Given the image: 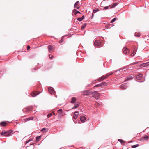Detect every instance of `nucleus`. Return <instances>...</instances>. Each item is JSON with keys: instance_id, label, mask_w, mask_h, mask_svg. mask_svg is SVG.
I'll list each match as a JSON object with an SVG mask.
<instances>
[{"instance_id": "nucleus-33", "label": "nucleus", "mask_w": 149, "mask_h": 149, "mask_svg": "<svg viewBox=\"0 0 149 149\" xmlns=\"http://www.w3.org/2000/svg\"><path fill=\"white\" fill-rule=\"evenodd\" d=\"M52 113H49V114H48L47 115V118H49L52 116Z\"/></svg>"}, {"instance_id": "nucleus-7", "label": "nucleus", "mask_w": 149, "mask_h": 149, "mask_svg": "<svg viewBox=\"0 0 149 149\" xmlns=\"http://www.w3.org/2000/svg\"><path fill=\"white\" fill-rule=\"evenodd\" d=\"M6 134L5 135V136L8 137L10 136L12 134L13 131L12 130H10L9 131H6Z\"/></svg>"}, {"instance_id": "nucleus-22", "label": "nucleus", "mask_w": 149, "mask_h": 149, "mask_svg": "<svg viewBox=\"0 0 149 149\" xmlns=\"http://www.w3.org/2000/svg\"><path fill=\"white\" fill-rule=\"evenodd\" d=\"M74 106L72 108V109H74L77 108L79 106V105L77 103H74Z\"/></svg>"}, {"instance_id": "nucleus-39", "label": "nucleus", "mask_w": 149, "mask_h": 149, "mask_svg": "<svg viewBox=\"0 0 149 149\" xmlns=\"http://www.w3.org/2000/svg\"><path fill=\"white\" fill-rule=\"evenodd\" d=\"M49 58L50 59H52L53 58V56H50V55H49Z\"/></svg>"}, {"instance_id": "nucleus-9", "label": "nucleus", "mask_w": 149, "mask_h": 149, "mask_svg": "<svg viewBox=\"0 0 149 149\" xmlns=\"http://www.w3.org/2000/svg\"><path fill=\"white\" fill-rule=\"evenodd\" d=\"M127 85L126 83L124 84L121 85L120 88L121 89H125L127 88Z\"/></svg>"}, {"instance_id": "nucleus-24", "label": "nucleus", "mask_w": 149, "mask_h": 149, "mask_svg": "<svg viewBox=\"0 0 149 149\" xmlns=\"http://www.w3.org/2000/svg\"><path fill=\"white\" fill-rule=\"evenodd\" d=\"M47 129L46 128H43L41 129V131H43L45 132H47Z\"/></svg>"}, {"instance_id": "nucleus-29", "label": "nucleus", "mask_w": 149, "mask_h": 149, "mask_svg": "<svg viewBox=\"0 0 149 149\" xmlns=\"http://www.w3.org/2000/svg\"><path fill=\"white\" fill-rule=\"evenodd\" d=\"M118 141H119L120 142H121V144H123V143H125V141H123V140H122V139H118Z\"/></svg>"}, {"instance_id": "nucleus-17", "label": "nucleus", "mask_w": 149, "mask_h": 149, "mask_svg": "<svg viewBox=\"0 0 149 149\" xmlns=\"http://www.w3.org/2000/svg\"><path fill=\"white\" fill-rule=\"evenodd\" d=\"M33 117H29L25 119L24 120V122H26L28 121L33 120Z\"/></svg>"}, {"instance_id": "nucleus-36", "label": "nucleus", "mask_w": 149, "mask_h": 149, "mask_svg": "<svg viewBox=\"0 0 149 149\" xmlns=\"http://www.w3.org/2000/svg\"><path fill=\"white\" fill-rule=\"evenodd\" d=\"M77 20L80 22H81L83 20V19L81 17H80L78 18Z\"/></svg>"}, {"instance_id": "nucleus-50", "label": "nucleus", "mask_w": 149, "mask_h": 149, "mask_svg": "<svg viewBox=\"0 0 149 149\" xmlns=\"http://www.w3.org/2000/svg\"><path fill=\"white\" fill-rule=\"evenodd\" d=\"M93 15H94V14H93H93H92V17H93Z\"/></svg>"}, {"instance_id": "nucleus-23", "label": "nucleus", "mask_w": 149, "mask_h": 149, "mask_svg": "<svg viewBox=\"0 0 149 149\" xmlns=\"http://www.w3.org/2000/svg\"><path fill=\"white\" fill-rule=\"evenodd\" d=\"M118 3H114L112 5H111V7H110V8H114L116 6H117L118 4Z\"/></svg>"}, {"instance_id": "nucleus-18", "label": "nucleus", "mask_w": 149, "mask_h": 149, "mask_svg": "<svg viewBox=\"0 0 149 149\" xmlns=\"http://www.w3.org/2000/svg\"><path fill=\"white\" fill-rule=\"evenodd\" d=\"M86 119V117L83 116H81L80 117V120L81 121H84Z\"/></svg>"}, {"instance_id": "nucleus-34", "label": "nucleus", "mask_w": 149, "mask_h": 149, "mask_svg": "<svg viewBox=\"0 0 149 149\" xmlns=\"http://www.w3.org/2000/svg\"><path fill=\"white\" fill-rule=\"evenodd\" d=\"M116 19V18H114L111 21V23H112L115 21Z\"/></svg>"}, {"instance_id": "nucleus-2", "label": "nucleus", "mask_w": 149, "mask_h": 149, "mask_svg": "<svg viewBox=\"0 0 149 149\" xmlns=\"http://www.w3.org/2000/svg\"><path fill=\"white\" fill-rule=\"evenodd\" d=\"M48 49L49 52L50 53H51L53 52L54 50V49L52 45H50L48 46Z\"/></svg>"}, {"instance_id": "nucleus-15", "label": "nucleus", "mask_w": 149, "mask_h": 149, "mask_svg": "<svg viewBox=\"0 0 149 149\" xmlns=\"http://www.w3.org/2000/svg\"><path fill=\"white\" fill-rule=\"evenodd\" d=\"M133 75H130V76L127 77L125 78V80L124 81H127L131 80L132 79H133Z\"/></svg>"}, {"instance_id": "nucleus-41", "label": "nucleus", "mask_w": 149, "mask_h": 149, "mask_svg": "<svg viewBox=\"0 0 149 149\" xmlns=\"http://www.w3.org/2000/svg\"><path fill=\"white\" fill-rule=\"evenodd\" d=\"M30 47L29 46V45H28L27 46V50H29L30 49Z\"/></svg>"}, {"instance_id": "nucleus-35", "label": "nucleus", "mask_w": 149, "mask_h": 149, "mask_svg": "<svg viewBox=\"0 0 149 149\" xmlns=\"http://www.w3.org/2000/svg\"><path fill=\"white\" fill-rule=\"evenodd\" d=\"M136 53V52L135 51H134L133 52V53H132L131 55V56H133L134 55H135V54Z\"/></svg>"}, {"instance_id": "nucleus-44", "label": "nucleus", "mask_w": 149, "mask_h": 149, "mask_svg": "<svg viewBox=\"0 0 149 149\" xmlns=\"http://www.w3.org/2000/svg\"><path fill=\"white\" fill-rule=\"evenodd\" d=\"M81 18H82V19H83L84 18V15H83Z\"/></svg>"}, {"instance_id": "nucleus-37", "label": "nucleus", "mask_w": 149, "mask_h": 149, "mask_svg": "<svg viewBox=\"0 0 149 149\" xmlns=\"http://www.w3.org/2000/svg\"><path fill=\"white\" fill-rule=\"evenodd\" d=\"M63 38H62L59 41V42L60 43H61L63 42Z\"/></svg>"}, {"instance_id": "nucleus-6", "label": "nucleus", "mask_w": 149, "mask_h": 149, "mask_svg": "<svg viewBox=\"0 0 149 149\" xmlns=\"http://www.w3.org/2000/svg\"><path fill=\"white\" fill-rule=\"evenodd\" d=\"M136 78L137 80H140L143 78V75L141 74H138L136 75Z\"/></svg>"}, {"instance_id": "nucleus-27", "label": "nucleus", "mask_w": 149, "mask_h": 149, "mask_svg": "<svg viewBox=\"0 0 149 149\" xmlns=\"http://www.w3.org/2000/svg\"><path fill=\"white\" fill-rule=\"evenodd\" d=\"M99 11V10L97 8H95L94 9L93 11V13H96L97 12Z\"/></svg>"}, {"instance_id": "nucleus-46", "label": "nucleus", "mask_w": 149, "mask_h": 149, "mask_svg": "<svg viewBox=\"0 0 149 149\" xmlns=\"http://www.w3.org/2000/svg\"><path fill=\"white\" fill-rule=\"evenodd\" d=\"M122 70L121 69H119V70H117V71H115V72H118V71H120V70Z\"/></svg>"}, {"instance_id": "nucleus-53", "label": "nucleus", "mask_w": 149, "mask_h": 149, "mask_svg": "<svg viewBox=\"0 0 149 149\" xmlns=\"http://www.w3.org/2000/svg\"><path fill=\"white\" fill-rule=\"evenodd\" d=\"M95 97V98L97 99H98V98L97 97Z\"/></svg>"}, {"instance_id": "nucleus-47", "label": "nucleus", "mask_w": 149, "mask_h": 149, "mask_svg": "<svg viewBox=\"0 0 149 149\" xmlns=\"http://www.w3.org/2000/svg\"><path fill=\"white\" fill-rule=\"evenodd\" d=\"M29 142V141L28 140L26 142V144H27V143H28Z\"/></svg>"}, {"instance_id": "nucleus-32", "label": "nucleus", "mask_w": 149, "mask_h": 149, "mask_svg": "<svg viewBox=\"0 0 149 149\" xmlns=\"http://www.w3.org/2000/svg\"><path fill=\"white\" fill-rule=\"evenodd\" d=\"M111 7V5H109L108 6H105V7H104V9H105V10H107V9H108L109 8V7Z\"/></svg>"}, {"instance_id": "nucleus-19", "label": "nucleus", "mask_w": 149, "mask_h": 149, "mask_svg": "<svg viewBox=\"0 0 149 149\" xmlns=\"http://www.w3.org/2000/svg\"><path fill=\"white\" fill-rule=\"evenodd\" d=\"M72 100L71 101V103H75V102L76 100V99L75 97H72L71 98Z\"/></svg>"}, {"instance_id": "nucleus-10", "label": "nucleus", "mask_w": 149, "mask_h": 149, "mask_svg": "<svg viewBox=\"0 0 149 149\" xmlns=\"http://www.w3.org/2000/svg\"><path fill=\"white\" fill-rule=\"evenodd\" d=\"M107 85V83L105 82H102L99 84H98L96 86H95L94 87H99L101 86H105Z\"/></svg>"}, {"instance_id": "nucleus-38", "label": "nucleus", "mask_w": 149, "mask_h": 149, "mask_svg": "<svg viewBox=\"0 0 149 149\" xmlns=\"http://www.w3.org/2000/svg\"><path fill=\"white\" fill-rule=\"evenodd\" d=\"M138 63V62H133L132 63V65H135V64H136Z\"/></svg>"}, {"instance_id": "nucleus-16", "label": "nucleus", "mask_w": 149, "mask_h": 149, "mask_svg": "<svg viewBox=\"0 0 149 149\" xmlns=\"http://www.w3.org/2000/svg\"><path fill=\"white\" fill-rule=\"evenodd\" d=\"M38 92H35L32 93L31 95L32 97H34L38 95L40 93H38Z\"/></svg>"}, {"instance_id": "nucleus-45", "label": "nucleus", "mask_w": 149, "mask_h": 149, "mask_svg": "<svg viewBox=\"0 0 149 149\" xmlns=\"http://www.w3.org/2000/svg\"><path fill=\"white\" fill-rule=\"evenodd\" d=\"M29 141V142L31 141H32V139L31 138L29 140H28Z\"/></svg>"}, {"instance_id": "nucleus-21", "label": "nucleus", "mask_w": 149, "mask_h": 149, "mask_svg": "<svg viewBox=\"0 0 149 149\" xmlns=\"http://www.w3.org/2000/svg\"><path fill=\"white\" fill-rule=\"evenodd\" d=\"M73 12L74 13V14L75 15H76L77 13L80 14L81 13L78 11H77L75 9H74L73 10Z\"/></svg>"}, {"instance_id": "nucleus-1", "label": "nucleus", "mask_w": 149, "mask_h": 149, "mask_svg": "<svg viewBox=\"0 0 149 149\" xmlns=\"http://www.w3.org/2000/svg\"><path fill=\"white\" fill-rule=\"evenodd\" d=\"M114 72H109V73H108L106 74L105 75H104L102 76L100 78H99V81H102L105 79L107 77H108L109 75L112 74Z\"/></svg>"}, {"instance_id": "nucleus-42", "label": "nucleus", "mask_w": 149, "mask_h": 149, "mask_svg": "<svg viewBox=\"0 0 149 149\" xmlns=\"http://www.w3.org/2000/svg\"><path fill=\"white\" fill-rule=\"evenodd\" d=\"M144 80H145V79H143L141 81H139V82H143V81H144Z\"/></svg>"}, {"instance_id": "nucleus-12", "label": "nucleus", "mask_w": 149, "mask_h": 149, "mask_svg": "<svg viewBox=\"0 0 149 149\" xmlns=\"http://www.w3.org/2000/svg\"><path fill=\"white\" fill-rule=\"evenodd\" d=\"M78 112L77 111H76L74 113L73 118L74 119L76 120L78 116Z\"/></svg>"}, {"instance_id": "nucleus-25", "label": "nucleus", "mask_w": 149, "mask_h": 149, "mask_svg": "<svg viewBox=\"0 0 149 149\" xmlns=\"http://www.w3.org/2000/svg\"><path fill=\"white\" fill-rule=\"evenodd\" d=\"M41 138V136H38L36 137V141H38Z\"/></svg>"}, {"instance_id": "nucleus-30", "label": "nucleus", "mask_w": 149, "mask_h": 149, "mask_svg": "<svg viewBox=\"0 0 149 149\" xmlns=\"http://www.w3.org/2000/svg\"><path fill=\"white\" fill-rule=\"evenodd\" d=\"M140 36V34L139 33H136L135 34V36L139 37Z\"/></svg>"}, {"instance_id": "nucleus-43", "label": "nucleus", "mask_w": 149, "mask_h": 149, "mask_svg": "<svg viewBox=\"0 0 149 149\" xmlns=\"http://www.w3.org/2000/svg\"><path fill=\"white\" fill-rule=\"evenodd\" d=\"M52 113V114H53V115H55V113L54 111H53Z\"/></svg>"}, {"instance_id": "nucleus-31", "label": "nucleus", "mask_w": 149, "mask_h": 149, "mask_svg": "<svg viewBox=\"0 0 149 149\" xmlns=\"http://www.w3.org/2000/svg\"><path fill=\"white\" fill-rule=\"evenodd\" d=\"M6 131H2L1 133V135L2 136L3 135H6Z\"/></svg>"}, {"instance_id": "nucleus-8", "label": "nucleus", "mask_w": 149, "mask_h": 149, "mask_svg": "<svg viewBox=\"0 0 149 149\" xmlns=\"http://www.w3.org/2000/svg\"><path fill=\"white\" fill-rule=\"evenodd\" d=\"M80 4L79 1H77L74 5V8L77 9H79L80 8Z\"/></svg>"}, {"instance_id": "nucleus-49", "label": "nucleus", "mask_w": 149, "mask_h": 149, "mask_svg": "<svg viewBox=\"0 0 149 149\" xmlns=\"http://www.w3.org/2000/svg\"><path fill=\"white\" fill-rule=\"evenodd\" d=\"M73 120V121L74 122V123H77V121H75V120Z\"/></svg>"}, {"instance_id": "nucleus-20", "label": "nucleus", "mask_w": 149, "mask_h": 149, "mask_svg": "<svg viewBox=\"0 0 149 149\" xmlns=\"http://www.w3.org/2000/svg\"><path fill=\"white\" fill-rule=\"evenodd\" d=\"M1 125L2 126L4 127L6 125L7 123L6 122H2L0 123Z\"/></svg>"}, {"instance_id": "nucleus-48", "label": "nucleus", "mask_w": 149, "mask_h": 149, "mask_svg": "<svg viewBox=\"0 0 149 149\" xmlns=\"http://www.w3.org/2000/svg\"><path fill=\"white\" fill-rule=\"evenodd\" d=\"M146 63L147 64V65H149V62L147 63Z\"/></svg>"}, {"instance_id": "nucleus-5", "label": "nucleus", "mask_w": 149, "mask_h": 149, "mask_svg": "<svg viewBox=\"0 0 149 149\" xmlns=\"http://www.w3.org/2000/svg\"><path fill=\"white\" fill-rule=\"evenodd\" d=\"M123 51L124 54L126 55H127L129 52V50L126 47H124L123 49Z\"/></svg>"}, {"instance_id": "nucleus-11", "label": "nucleus", "mask_w": 149, "mask_h": 149, "mask_svg": "<svg viewBox=\"0 0 149 149\" xmlns=\"http://www.w3.org/2000/svg\"><path fill=\"white\" fill-rule=\"evenodd\" d=\"M32 110V108L31 107H27L25 109H24L23 110V111H26L27 112H29L31 111Z\"/></svg>"}, {"instance_id": "nucleus-28", "label": "nucleus", "mask_w": 149, "mask_h": 149, "mask_svg": "<svg viewBox=\"0 0 149 149\" xmlns=\"http://www.w3.org/2000/svg\"><path fill=\"white\" fill-rule=\"evenodd\" d=\"M87 24L86 23H84V24L81 26V29H83L86 26Z\"/></svg>"}, {"instance_id": "nucleus-4", "label": "nucleus", "mask_w": 149, "mask_h": 149, "mask_svg": "<svg viewBox=\"0 0 149 149\" xmlns=\"http://www.w3.org/2000/svg\"><path fill=\"white\" fill-rule=\"evenodd\" d=\"M48 91L49 93L51 94H54L56 93L55 91L53 89V88L52 87H49L48 88Z\"/></svg>"}, {"instance_id": "nucleus-3", "label": "nucleus", "mask_w": 149, "mask_h": 149, "mask_svg": "<svg viewBox=\"0 0 149 149\" xmlns=\"http://www.w3.org/2000/svg\"><path fill=\"white\" fill-rule=\"evenodd\" d=\"M83 95H91L93 94V92L89 90H86L84 91L83 92Z\"/></svg>"}, {"instance_id": "nucleus-14", "label": "nucleus", "mask_w": 149, "mask_h": 149, "mask_svg": "<svg viewBox=\"0 0 149 149\" xmlns=\"http://www.w3.org/2000/svg\"><path fill=\"white\" fill-rule=\"evenodd\" d=\"M148 139V136H146L145 137H144L141 138L139 139V140L140 141H143L147 140Z\"/></svg>"}, {"instance_id": "nucleus-13", "label": "nucleus", "mask_w": 149, "mask_h": 149, "mask_svg": "<svg viewBox=\"0 0 149 149\" xmlns=\"http://www.w3.org/2000/svg\"><path fill=\"white\" fill-rule=\"evenodd\" d=\"M100 42L98 40H95L94 43V45L95 46H99L100 45Z\"/></svg>"}, {"instance_id": "nucleus-26", "label": "nucleus", "mask_w": 149, "mask_h": 149, "mask_svg": "<svg viewBox=\"0 0 149 149\" xmlns=\"http://www.w3.org/2000/svg\"><path fill=\"white\" fill-rule=\"evenodd\" d=\"M139 146V144H136L132 146L131 147L133 148H134L138 147Z\"/></svg>"}, {"instance_id": "nucleus-54", "label": "nucleus", "mask_w": 149, "mask_h": 149, "mask_svg": "<svg viewBox=\"0 0 149 149\" xmlns=\"http://www.w3.org/2000/svg\"><path fill=\"white\" fill-rule=\"evenodd\" d=\"M1 73H0V76H1Z\"/></svg>"}, {"instance_id": "nucleus-51", "label": "nucleus", "mask_w": 149, "mask_h": 149, "mask_svg": "<svg viewBox=\"0 0 149 149\" xmlns=\"http://www.w3.org/2000/svg\"><path fill=\"white\" fill-rule=\"evenodd\" d=\"M34 69L35 70H36V68H34Z\"/></svg>"}, {"instance_id": "nucleus-40", "label": "nucleus", "mask_w": 149, "mask_h": 149, "mask_svg": "<svg viewBox=\"0 0 149 149\" xmlns=\"http://www.w3.org/2000/svg\"><path fill=\"white\" fill-rule=\"evenodd\" d=\"M62 110L61 109H60L58 110V112H60L61 113L62 112Z\"/></svg>"}, {"instance_id": "nucleus-52", "label": "nucleus", "mask_w": 149, "mask_h": 149, "mask_svg": "<svg viewBox=\"0 0 149 149\" xmlns=\"http://www.w3.org/2000/svg\"><path fill=\"white\" fill-rule=\"evenodd\" d=\"M95 93H96H96H97V92H96V91L95 92Z\"/></svg>"}]
</instances>
